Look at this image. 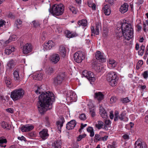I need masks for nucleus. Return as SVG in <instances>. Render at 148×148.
Instances as JSON below:
<instances>
[{
    "label": "nucleus",
    "mask_w": 148,
    "mask_h": 148,
    "mask_svg": "<svg viewBox=\"0 0 148 148\" xmlns=\"http://www.w3.org/2000/svg\"><path fill=\"white\" fill-rule=\"evenodd\" d=\"M116 35L117 38H120L122 37L123 36H124L123 32L122 31V32L121 31V32L118 31L117 32Z\"/></svg>",
    "instance_id": "nucleus-43"
},
{
    "label": "nucleus",
    "mask_w": 148,
    "mask_h": 148,
    "mask_svg": "<svg viewBox=\"0 0 148 148\" xmlns=\"http://www.w3.org/2000/svg\"><path fill=\"white\" fill-rule=\"evenodd\" d=\"M121 31L123 32L124 37L129 40L133 37V29L131 24L126 23H123L121 25Z\"/></svg>",
    "instance_id": "nucleus-2"
},
{
    "label": "nucleus",
    "mask_w": 148,
    "mask_h": 148,
    "mask_svg": "<svg viewBox=\"0 0 148 148\" xmlns=\"http://www.w3.org/2000/svg\"><path fill=\"white\" fill-rule=\"evenodd\" d=\"M90 113L92 117H94L95 115V110L94 109H91L90 111Z\"/></svg>",
    "instance_id": "nucleus-55"
},
{
    "label": "nucleus",
    "mask_w": 148,
    "mask_h": 148,
    "mask_svg": "<svg viewBox=\"0 0 148 148\" xmlns=\"http://www.w3.org/2000/svg\"><path fill=\"white\" fill-rule=\"evenodd\" d=\"M107 148H116V143L115 142L113 141L112 143V145H108L107 147Z\"/></svg>",
    "instance_id": "nucleus-52"
},
{
    "label": "nucleus",
    "mask_w": 148,
    "mask_h": 148,
    "mask_svg": "<svg viewBox=\"0 0 148 148\" xmlns=\"http://www.w3.org/2000/svg\"><path fill=\"white\" fill-rule=\"evenodd\" d=\"M105 123L106 125H108L111 123V122L110 120H106L105 121Z\"/></svg>",
    "instance_id": "nucleus-63"
},
{
    "label": "nucleus",
    "mask_w": 148,
    "mask_h": 148,
    "mask_svg": "<svg viewBox=\"0 0 148 148\" xmlns=\"http://www.w3.org/2000/svg\"><path fill=\"white\" fill-rule=\"evenodd\" d=\"M35 76L36 78V79L37 80H40L41 79V77L40 74H37Z\"/></svg>",
    "instance_id": "nucleus-59"
},
{
    "label": "nucleus",
    "mask_w": 148,
    "mask_h": 148,
    "mask_svg": "<svg viewBox=\"0 0 148 148\" xmlns=\"http://www.w3.org/2000/svg\"><path fill=\"white\" fill-rule=\"evenodd\" d=\"M79 147L78 143L76 142L74 143L73 147V148H78Z\"/></svg>",
    "instance_id": "nucleus-62"
},
{
    "label": "nucleus",
    "mask_w": 148,
    "mask_h": 148,
    "mask_svg": "<svg viewBox=\"0 0 148 148\" xmlns=\"http://www.w3.org/2000/svg\"><path fill=\"white\" fill-rule=\"evenodd\" d=\"M35 88H37V89L35 91V92L38 95L40 94L41 91V88L38 86H35Z\"/></svg>",
    "instance_id": "nucleus-48"
},
{
    "label": "nucleus",
    "mask_w": 148,
    "mask_h": 148,
    "mask_svg": "<svg viewBox=\"0 0 148 148\" xmlns=\"http://www.w3.org/2000/svg\"><path fill=\"white\" fill-rule=\"evenodd\" d=\"M73 58L76 62L80 63L85 58V53L81 51H78L74 54Z\"/></svg>",
    "instance_id": "nucleus-6"
},
{
    "label": "nucleus",
    "mask_w": 148,
    "mask_h": 148,
    "mask_svg": "<svg viewBox=\"0 0 148 148\" xmlns=\"http://www.w3.org/2000/svg\"><path fill=\"white\" fill-rule=\"evenodd\" d=\"M16 39V38L14 37V36H12L11 37H10L8 40H7L5 42V44H8L10 42H11V41H15Z\"/></svg>",
    "instance_id": "nucleus-37"
},
{
    "label": "nucleus",
    "mask_w": 148,
    "mask_h": 148,
    "mask_svg": "<svg viewBox=\"0 0 148 148\" xmlns=\"http://www.w3.org/2000/svg\"><path fill=\"white\" fill-rule=\"evenodd\" d=\"M60 120L56 122L57 127L59 130H60L63 126V124L65 122L64 118L62 116L60 117Z\"/></svg>",
    "instance_id": "nucleus-21"
},
{
    "label": "nucleus",
    "mask_w": 148,
    "mask_h": 148,
    "mask_svg": "<svg viewBox=\"0 0 148 148\" xmlns=\"http://www.w3.org/2000/svg\"><path fill=\"white\" fill-rule=\"evenodd\" d=\"M33 23L34 27H37L40 26V24L38 21H33L32 22Z\"/></svg>",
    "instance_id": "nucleus-46"
},
{
    "label": "nucleus",
    "mask_w": 148,
    "mask_h": 148,
    "mask_svg": "<svg viewBox=\"0 0 148 148\" xmlns=\"http://www.w3.org/2000/svg\"><path fill=\"white\" fill-rule=\"evenodd\" d=\"M18 139L21 140H25V138L23 136H22L21 137L19 136L18 137Z\"/></svg>",
    "instance_id": "nucleus-64"
},
{
    "label": "nucleus",
    "mask_w": 148,
    "mask_h": 148,
    "mask_svg": "<svg viewBox=\"0 0 148 148\" xmlns=\"http://www.w3.org/2000/svg\"><path fill=\"white\" fill-rule=\"evenodd\" d=\"M55 45V43L52 40H49L47 42H45L43 44V47L45 50H50Z\"/></svg>",
    "instance_id": "nucleus-11"
},
{
    "label": "nucleus",
    "mask_w": 148,
    "mask_h": 148,
    "mask_svg": "<svg viewBox=\"0 0 148 148\" xmlns=\"http://www.w3.org/2000/svg\"><path fill=\"white\" fill-rule=\"evenodd\" d=\"M25 91L21 88L14 90L11 92L10 97L14 101L21 99L24 94Z\"/></svg>",
    "instance_id": "nucleus-5"
},
{
    "label": "nucleus",
    "mask_w": 148,
    "mask_h": 148,
    "mask_svg": "<svg viewBox=\"0 0 148 148\" xmlns=\"http://www.w3.org/2000/svg\"><path fill=\"white\" fill-rule=\"evenodd\" d=\"M95 57L96 59L100 62H103L106 60V58L104 57L103 54L100 51H97L96 52Z\"/></svg>",
    "instance_id": "nucleus-15"
},
{
    "label": "nucleus",
    "mask_w": 148,
    "mask_h": 148,
    "mask_svg": "<svg viewBox=\"0 0 148 148\" xmlns=\"http://www.w3.org/2000/svg\"><path fill=\"white\" fill-rule=\"evenodd\" d=\"M50 60L52 63L56 64L59 62L60 60V56L56 53L53 54L51 56Z\"/></svg>",
    "instance_id": "nucleus-12"
},
{
    "label": "nucleus",
    "mask_w": 148,
    "mask_h": 148,
    "mask_svg": "<svg viewBox=\"0 0 148 148\" xmlns=\"http://www.w3.org/2000/svg\"><path fill=\"white\" fill-rule=\"evenodd\" d=\"M77 23L78 25L80 26L82 25L84 26H86L87 24V22L86 20L82 19L78 21Z\"/></svg>",
    "instance_id": "nucleus-31"
},
{
    "label": "nucleus",
    "mask_w": 148,
    "mask_h": 148,
    "mask_svg": "<svg viewBox=\"0 0 148 148\" xmlns=\"http://www.w3.org/2000/svg\"><path fill=\"white\" fill-rule=\"evenodd\" d=\"M7 112L10 113H13L14 112V110L13 109L9 108L6 109Z\"/></svg>",
    "instance_id": "nucleus-60"
},
{
    "label": "nucleus",
    "mask_w": 148,
    "mask_h": 148,
    "mask_svg": "<svg viewBox=\"0 0 148 148\" xmlns=\"http://www.w3.org/2000/svg\"><path fill=\"white\" fill-rule=\"evenodd\" d=\"M99 113L101 116L104 119H106L108 118V115L106 111L104 108L102 106H101L99 107Z\"/></svg>",
    "instance_id": "nucleus-18"
},
{
    "label": "nucleus",
    "mask_w": 148,
    "mask_h": 148,
    "mask_svg": "<svg viewBox=\"0 0 148 148\" xmlns=\"http://www.w3.org/2000/svg\"><path fill=\"white\" fill-rule=\"evenodd\" d=\"M104 13L106 15H109L110 14V7L108 5H105L103 8Z\"/></svg>",
    "instance_id": "nucleus-23"
},
{
    "label": "nucleus",
    "mask_w": 148,
    "mask_h": 148,
    "mask_svg": "<svg viewBox=\"0 0 148 148\" xmlns=\"http://www.w3.org/2000/svg\"><path fill=\"white\" fill-rule=\"evenodd\" d=\"M14 50L15 48L14 47H9L8 48L7 47L5 50V54L8 55Z\"/></svg>",
    "instance_id": "nucleus-26"
},
{
    "label": "nucleus",
    "mask_w": 148,
    "mask_h": 148,
    "mask_svg": "<svg viewBox=\"0 0 148 148\" xmlns=\"http://www.w3.org/2000/svg\"><path fill=\"white\" fill-rule=\"evenodd\" d=\"M5 21L1 20L0 21V27H3V25H5Z\"/></svg>",
    "instance_id": "nucleus-58"
},
{
    "label": "nucleus",
    "mask_w": 148,
    "mask_h": 148,
    "mask_svg": "<svg viewBox=\"0 0 148 148\" xmlns=\"http://www.w3.org/2000/svg\"><path fill=\"white\" fill-rule=\"evenodd\" d=\"M2 127L4 129L9 130L11 128V126L5 122L3 121L1 123Z\"/></svg>",
    "instance_id": "nucleus-30"
},
{
    "label": "nucleus",
    "mask_w": 148,
    "mask_h": 148,
    "mask_svg": "<svg viewBox=\"0 0 148 148\" xmlns=\"http://www.w3.org/2000/svg\"><path fill=\"white\" fill-rule=\"evenodd\" d=\"M7 65L9 68H13L15 65L14 61L12 60H11L8 63Z\"/></svg>",
    "instance_id": "nucleus-33"
},
{
    "label": "nucleus",
    "mask_w": 148,
    "mask_h": 148,
    "mask_svg": "<svg viewBox=\"0 0 148 148\" xmlns=\"http://www.w3.org/2000/svg\"><path fill=\"white\" fill-rule=\"evenodd\" d=\"M48 130L47 129H44L39 133L40 136L43 140H45L47 138L49 134L48 133Z\"/></svg>",
    "instance_id": "nucleus-13"
},
{
    "label": "nucleus",
    "mask_w": 148,
    "mask_h": 148,
    "mask_svg": "<svg viewBox=\"0 0 148 148\" xmlns=\"http://www.w3.org/2000/svg\"><path fill=\"white\" fill-rule=\"evenodd\" d=\"M121 100L123 103H127L129 102L130 101V100L127 97L124 98H122L121 99Z\"/></svg>",
    "instance_id": "nucleus-45"
},
{
    "label": "nucleus",
    "mask_w": 148,
    "mask_h": 148,
    "mask_svg": "<svg viewBox=\"0 0 148 148\" xmlns=\"http://www.w3.org/2000/svg\"><path fill=\"white\" fill-rule=\"evenodd\" d=\"M143 64V62L142 60H140L137 62L136 66V68L137 69H138L141 67L142 65Z\"/></svg>",
    "instance_id": "nucleus-39"
},
{
    "label": "nucleus",
    "mask_w": 148,
    "mask_h": 148,
    "mask_svg": "<svg viewBox=\"0 0 148 148\" xmlns=\"http://www.w3.org/2000/svg\"><path fill=\"white\" fill-rule=\"evenodd\" d=\"M7 143V140L6 138H4L3 137L0 138V146L1 147H5L6 145H4V143Z\"/></svg>",
    "instance_id": "nucleus-29"
},
{
    "label": "nucleus",
    "mask_w": 148,
    "mask_h": 148,
    "mask_svg": "<svg viewBox=\"0 0 148 148\" xmlns=\"http://www.w3.org/2000/svg\"><path fill=\"white\" fill-rule=\"evenodd\" d=\"M119 113L118 111H116L115 112V117L114 118V120L116 121L118 120L119 117Z\"/></svg>",
    "instance_id": "nucleus-51"
},
{
    "label": "nucleus",
    "mask_w": 148,
    "mask_h": 148,
    "mask_svg": "<svg viewBox=\"0 0 148 148\" xmlns=\"http://www.w3.org/2000/svg\"><path fill=\"white\" fill-rule=\"evenodd\" d=\"M106 79L111 86H114L117 85L118 78L115 72L110 71L108 73L106 76Z\"/></svg>",
    "instance_id": "nucleus-4"
},
{
    "label": "nucleus",
    "mask_w": 148,
    "mask_h": 148,
    "mask_svg": "<svg viewBox=\"0 0 148 148\" xmlns=\"http://www.w3.org/2000/svg\"><path fill=\"white\" fill-rule=\"evenodd\" d=\"M79 118L82 120H85L86 119V117L84 114H82L79 116Z\"/></svg>",
    "instance_id": "nucleus-53"
},
{
    "label": "nucleus",
    "mask_w": 148,
    "mask_h": 148,
    "mask_svg": "<svg viewBox=\"0 0 148 148\" xmlns=\"http://www.w3.org/2000/svg\"><path fill=\"white\" fill-rule=\"evenodd\" d=\"M134 145L135 148H147L146 144L144 143H142L140 139H138L136 141Z\"/></svg>",
    "instance_id": "nucleus-16"
},
{
    "label": "nucleus",
    "mask_w": 148,
    "mask_h": 148,
    "mask_svg": "<svg viewBox=\"0 0 148 148\" xmlns=\"http://www.w3.org/2000/svg\"><path fill=\"white\" fill-rule=\"evenodd\" d=\"M33 49L32 46L30 43H27L23 47V53L26 54L31 52Z\"/></svg>",
    "instance_id": "nucleus-10"
},
{
    "label": "nucleus",
    "mask_w": 148,
    "mask_h": 148,
    "mask_svg": "<svg viewBox=\"0 0 148 148\" xmlns=\"http://www.w3.org/2000/svg\"><path fill=\"white\" fill-rule=\"evenodd\" d=\"M65 76L64 73H60L53 81V84L55 85L60 84L64 79Z\"/></svg>",
    "instance_id": "nucleus-8"
},
{
    "label": "nucleus",
    "mask_w": 148,
    "mask_h": 148,
    "mask_svg": "<svg viewBox=\"0 0 148 148\" xmlns=\"http://www.w3.org/2000/svg\"><path fill=\"white\" fill-rule=\"evenodd\" d=\"M125 116V113L124 112H122L119 116L118 119H119L120 120L122 121L123 120Z\"/></svg>",
    "instance_id": "nucleus-54"
},
{
    "label": "nucleus",
    "mask_w": 148,
    "mask_h": 148,
    "mask_svg": "<svg viewBox=\"0 0 148 148\" xmlns=\"http://www.w3.org/2000/svg\"><path fill=\"white\" fill-rule=\"evenodd\" d=\"M82 75L86 78L90 82H94L95 80V75L91 71H88L87 70H85L82 72Z\"/></svg>",
    "instance_id": "nucleus-7"
},
{
    "label": "nucleus",
    "mask_w": 148,
    "mask_h": 148,
    "mask_svg": "<svg viewBox=\"0 0 148 148\" xmlns=\"http://www.w3.org/2000/svg\"><path fill=\"white\" fill-rule=\"evenodd\" d=\"M86 136L85 134L79 135L78 137L77 138V141H80L83 138H85Z\"/></svg>",
    "instance_id": "nucleus-42"
},
{
    "label": "nucleus",
    "mask_w": 148,
    "mask_h": 148,
    "mask_svg": "<svg viewBox=\"0 0 148 148\" xmlns=\"http://www.w3.org/2000/svg\"><path fill=\"white\" fill-rule=\"evenodd\" d=\"M117 100V99L116 97H112L110 99V103H113L115 102Z\"/></svg>",
    "instance_id": "nucleus-50"
},
{
    "label": "nucleus",
    "mask_w": 148,
    "mask_h": 148,
    "mask_svg": "<svg viewBox=\"0 0 148 148\" xmlns=\"http://www.w3.org/2000/svg\"><path fill=\"white\" fill-rule=\"evenodd\" d=\"M87 125V124H85L83 125V123H81L80 126V128L79 130V132H82V130L84 128L86 127Z\"/></svg>",
    "instance_id": "nucleus-57"
},
{
    "label": "nucleus",
    "mask_w": 148,
    "mask_h": 148,
    "mask_svg": "<svg viewBox=\"0 0 148 148\" xmlns=\"http://www.w3.org/2000/svg\"><path fill=\"white\" fill-rule=\"evenodd\" d=\"M88 5L89 7L91 8L93 10H96V5L95 4L88 2Z\"/></svg>",
    "instance_id": "nucleus-44"
},
{
    "label": "nucleus",
    "mask_w": 148,
    "mask_h": 148,
    "mask_svg": "<svg viewBox=\"0 0 148 148\" xmlns=\"http://www.w3.org/2000/svg\"><path fill=\"white\" fill-rule=\"evenodd\" d=\"M108 136H105L104 137H101V141H105L107 140Z\"/></svg>",
    "instance_id": "nucleus-61"
},
{
    "label": "nucleus",
    "mask_w": 148,
    "mask_h": 148,
    "mask_svg": "<svg viewBox=\"0 0 148 148\" xmlns=\"http://www.w3.org/2000/svg\"><path fill=\"white\" fill-rule=\"evenodd\" d=\"M76 97L77 96L74 92H71V94L70 95V97L71 99L74 100Z\"/></svg>",
    "instance_id": "nucleus-49"
},
{
    "label": "nucleus",
    "mask_w": 148,
    "mask_h": 148,
    "mask_svg": "<svg viewBox=\"0 0 148 148\" xmlns=\"http://www.w3.org/2000/svg\"><path fill=\"white\" fill-rule=\"evenodd\" d=\"M34 126L32 125H26L22 126L21 130L23 132H27L33 129Z\"/></svg>",
    "instance_id": "nucleus-19"
},
{
    "label": "nucleus",
    "mask_w": 148,
    "mask_h": 148,
    "mask_svg": "<svg viewBox=\"0 0 148 148\" xmlns=\"http://www.w3.org/2000/svg\"><path fill=\"white\" fill-rule=\"evenodd\" d=\"M145 48V46L143 45H142L140 47V49L138 52V53L139 55L141 56L143 55L144 53Z\"/></svg>",
    "instance_id": "nucleus-36"
},
{
    "label": "nucleus",
    "mask_w": 148,
    "mask_h": 148,
    "mask_svg": "<svg viewBox=\"0 0 148 148\" xmlns=\"http://www.w3.org/2000/svg\"><path fill=\"white\" fill-rule=\"evenodd\" d=\"M60 53L63 57L65 56L66 51L65 48L63 46H61L59 48Z\"/></svg>",
    "instance_id": "nucleus-25"
},
{
    "label": "nucleus",
    "mask_w": 148,
    "mask_h": 148,
    "mask_svg": "<svg viewBox=\"0 0 148 148\" xmlns=\"http://www.w3.org/2000/svg\"><path fill=\"white\" fill-rule=\"evenodd\" d=\"M87 130L88 132L90 133V136L92 137L94 136V132L93 127H89L87 128Z\"/></svg>",
    "instance_id": "nucleus-32"
},
{
    "label": "nucleus",
    "mask_w": 148,
    "mask_h": 148,
    "mask_svg": "<svg viewBox=\"0 0 148 148\" xmlns=\"http://www.w3.org/2000/svg\"><path fill=\"white\" fill-rule=\"evenodd\" d=\"M101 136L99 134H96L95 136L94 141L97 142L98 141H101Z\"/></svg>",
    "instance_id": "nucleus-38"
},
{
    "label": "nucleus",
    "mask_w": 148,
    "mask_h": 148,
    "mask_svg": "<svg viewBox=\"0 0 148 148\" xmlns=\"http://www.w3.org/2000/svg\"><path fill=\"white\" fill-rule=\"evenodd\" d=\"M101 24L100 23H97L96 24L95 30L93 26H92L90 27L91 31V36L95 35V34L99 35V29L101 27Z\"/></svg>",
    "instance_id": "nucleus-9"
},
{
    "label": "nucleus",
    "mask_w": 148,
    "mask_h": 148,
    "mask_svg": "<svg viewBox=\"0 0 148 148\" xmlns=\"http://www.w3.org/2000/svg\"><path fill=\"white\" fill-rule=\"evenodd\" d=\"M77 124V122L75 120H72L68 122L66 125V128L68 130L74 129Z\"/></svg>",
    "instance_id": "nucleus-14"
},
{
    "label": "nucleus",
    "mask_w": 148,
    "mask_h": 148,
    "mask_svg": "<svg viewBox=\"0 0 148 148\" xmlns=\"http://www.w3.org/2000/svg\"><path fill=\"white\" fill-rule=\"evenodd\" d=\"M65 33L66 37L69 38H71L77 36V34H72L70 31L67 30L65 32Z\"/></svg>",
    "instance_id": "nucleus-24"
},
{
    "label": "nucleus",
    "mask_w": 148,
    "mask_h": 148,
    "mask_svg": "<svg viewBox=\"0 0 148 148\" xmlns=\"http://www.w3.org/2000/svg\"><path fill=\"white\" fill-rule=\"evenodd\" d=\"M142 75L144 78H147L148 76V71H144Z\"/></svg>",
    "instance_id": "nucleus-56"
},
{
    "label": "nucleus",
    "mask_w": 148,
    "mask_h": 148,
    "mask_svg": "<svg viewBox=\"0 0 148 148\" xmlns=\"http://www.w3.org/2000/svg\"><path fill=\"white\" fill-rule=\"evenodd\" d=\"M55 100L53 93L49 91L43 92L39 97L37 106L38 110L41 114H43L48 110L52 108V104Z\"/></svg>",
    "instance_id": "nucleus-1"
},
{
    "label": "nucleus",
    "mask_w": 148,
    "mask_h": 148,
    "mask_svg": "<svg viewBox=\"0 0 148 148\" xmlns=\"http://www.w3.org/2000/svg\"><path fill=\"white\" fill-rule=\"evenodd\" d=\"M69 10L72 12L74 14H76V11L75 8L72 6H70L69 7Z\"/></svg>",
    "instance_id": "nucleus-47"
},
{
    "label": "nucleus",
    "mask_w": 148,
    "mask_h": 148,
    "mask_svg": "<svg viewBox=\"0 0 148 148\" xmlns=\"http://www.w3.org/2000/svg\"><path fill=\"white\" fill-rule=\"evenodd\" d=\"M128 7V5L127 3H125L121 6L120 8V11L122 13H124L127 11Z\"/></svg>",
    "instance_id": "nucleus-22"
},
{
    "label": "nucleus",
    "mask_w": 148,
    "mask_h": 148,
    "mask_svg": "<svg viewBox=\"0 0 148 148\" xmlns=\"http://www.w3.org/2000/svg\"><path fill=\"white\" fill-rule=\"evenodd\" d=\"M92 67L96 71H99L100 69V66L96 62L92 63Z\"/></svg>",
    "instance_id": "nucleus-35"
},
{
    "label": "nucleus",
    "mask_w": 148,
    "mask_h": 148,
    "mask_svg": "<svg viewBox=\"0 0 148 148\" xmlns=\"http://www.w3.org/2000/svg\"><path fill=\"white\" fill-rule=\"evenodd\" d=\"M62 142L60 140H56L52 143V148H61Z\"/></svg>",
    "instance_id": "nucleus-20"
},
{
    "label": "nucleus",
    "mask_w": 148,
    "mask_h": 148,
    "mask_svg": "<svg viewBox=\"0 0 148 148\" xmlns=\"http://www.w3.org/2000/svg\"><path fill=\"white\" fill-rule=\"evenodd\" d=\"M94 97L95 100H97L99 102L103 99L104 95L101 92H95Z\"/></svg>",
    "instance_id": "nucleus-17"
},
{
    "label": "nucleus",
    "mask_w": 148,
    "mask_h": 148,
    "mask_svg": "<svg viewBox=\"0 0 148 148\" xmlns=\"http://www.w3.org/2000/svg\"><path fill=\"white\" fill-rule=\"evenodd\" d=\"M13 75L15 80L18 81L20 80V77L18 71L17 70L14 71L13 73Z\"/></svg>",
    "instance_id": "nucleus-28"
},
{
    "label": "nucleus",
    "mask_w": 148,
    "mask_h": 148,
    "mask_svg": "<svg viewBox=\"0 0 148 148\" xmlns=\"http://www.w3.org/2000/svg\"><path fill=\"white\" fill-rule=\"evenodd\" d=\"M53 70L52 68L50 67H47L46 69V73L49 75L51 74L53 72Z\"/></svg>",
    "instance_id": "nucleus-41"
},
{
    "label": "nucleus",
    "mask_w": 148,
    "mask_h": 148,
    "mask_svg": "<svg viewBox=\"0 0 148 148\" xmlns=\"http://www.w3.org/2000/svg\"><path fill=\"white\" fill-rule=\"evenodd\" d=\"M5 82L7 84V86L10 87L9 86H10L11 83V81L10 79L9 78L6 77V79H5Z\"/></svg>",
    "instance_id": "nucleus-40"
},
{
    "label": "nucleus",
    "mask_w": 148,
    "mask_h": 148,
    "mask_svg": "<svg viewBox=\"0 0 148 148\" xmlns=\"http://www.w3.org/2000/svg\"><path fill=\"white\" fill-rule=\"evenodd\" d=\"M109 64L111 65L112 68L115 67L117 65V63L114 60L110 59L109 62Z\"/></svg>",
    "instance_id": "nucleus-34"
},
{
    "label": "nucleus",
    "mask_w": 148,
    "mask_h": 148,
    "mask_svg": "<svg viewBox=\"0 0 148 148\" xmlns=\"http://www.w3.org/2000/svg\"><path fill=\"white\" fill-rule=\"evenodd\" d=\"M64 11V7L62 4H54L51 7L49 11L54 16H58L63 14Z\"/></svg>",
    "instance_id": "nucleus-3"
},
{
    "label": "nucleus",
    "mask_w": 148,
    "mask_h": 148,
    "mask_svg": "<svg viewBox=\"0 0 148 148\" xmlns=\"http://www.w3.org/2000/svg\"><path fill=\"white\" fill-rule=\"evenodd\" d=\"M103 123L101 121H98L97 123L95 125V127L98 130L103 128Z\"/></svg>",
    "instance_id": "nucleus-27"
}]
</instances>
